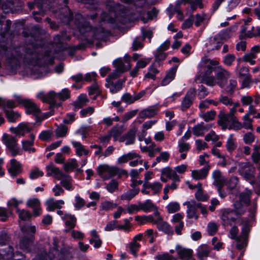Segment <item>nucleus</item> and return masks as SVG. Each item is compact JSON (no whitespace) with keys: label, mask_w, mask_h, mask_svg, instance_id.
<instances>
[{"label":"nucleus","mask_w":260,"mask_h":260,"mask_svg":"<svg viewBox=\"0 0 260 260\" xmlns=\"http://www.w3.org/2000/svg\"><path fill=\"white\" fill-rule=\"evenodd\" d=\"M0 53L7 56L8 63L14 69L21 61L30 66L27 69L28 76L34 79L41 78L49 72L48 64H52L54 57L50 50L44 51L42 48L24 47H2Z\"/></svg>","instance_id":"f257e3e1"},{"label":"nucleus","mask_w":260,"mask_h":260,"mask_svg":"<svg viewBox=\"0 0 260 260\" xmlns=\"http://www.w3.org/2000/svg\"><path fill=\"white\" fill-rule=\"evenodd\" d=\"M63 6L58 10H51L55 17L63 23L72 25L74 23L75 28L82 35L84 38L93 42L95 40H105L110 35V31L102 26L92 28L89 23L83 17L81 14L77 13L73 19V14L67 6L68 0H61Z\"/></svg>","instance_id":"f03ea898"},{"label":"nucleus","mask_w":260,"mask_h":260,"mask_svg":"<svg viewBox=\"0 0 260 260\" xmlns=\"http://www.w3.org/2000/svg\"><path fill=\"white\" fill-rule=\"evenodd\" d=\"M235 210L230 208L221 210V220L224 226L232 225L235 223L239 215L242 214V206L240 202H237L234 204Z\"/></svg>","instance_id":"7ed1b4c3"},{"label":"nucleus","mask_w":260,"mask_h":260,"mask_svg":"<svg viewBox=\"0 0 260 260\" xmlns=\"http://www.w3.org/2000/svg\"><path fill=\"white\" fill-rule=\"evenodd\" d=\"M47 171V176H50L52 174L54 177L58 179L61 180L60 183L67 190H72L74 189L72 183L71 182V178L69 176L64 174L58 168L55 167L53 164L51 163L46 166Z\"/></svg>","instance_id":"20e7f679"},{"label":"nucleus","mask_w":260,"mask_h":260,"mask_svg":"<svg viewBox=\"0 0 260 260\" xmlns=\"http://www.w3.org/2000/svg\"><path fill=\"white\" fill-rule=\"evenodd\" d=\"M239 106V103H235L234 107L230 109L229 114H220L219 115L220 119L218 121V124L221 126L223 129L228 128L236 130V127L235 126L236 123L238 122V118L234 116V114L236 112V108Z\"/></svg>","instance_id":"39448f33"},{"label":"nucleus","mask_w":260,"mask_h":260,"mask_svg":"<svg viewBox=\"0 0 260 260\" xmlns=\"http://www.w3.org/2000/svg\"><path fill=\"white\" fill-rule=\"evenodd\" d=\"M183 205L186 206V217L188 219L199 218L198 210L200 209L201 212L203 215H207L208 211L205 206L201 203L197 202L194 200H191L183 203Z\"/></svg>","instance_id":"423d86ee"},{"label":"nucleus","mask_w":260,"mask_h":260,"mask_svg":"<svg viewBox=\"0 0 260 260\" xmlns=\"http://www.w3.org/2000/svg\"><path fill=\"white\" fill-rule=\"evenodd\" d=\"M96 170L99 175L104 180H107L117 174L125 175L127 173L125 170L105 164L100 165Z\"/></svg>","instance_id":"0eeeda50"},{"label":"nucleus","mask_w":260,"mask_h":260,"mask_svg":"<svg viewBox=\"0 0 260 260\" xmlns=\"http://www.w3.org/2000/svg\"><path fill=\"white\" fill-rule=\"evenodd\" d=\"M2 141L13 156L21 154L16 137L5 133L2 137Z\"/></svg>","instance_id":"6e6552de"},{"label":"nucleus","mask_w":260,"mask_h":260,"mask_svg":"<svg viewBox=\"0 0 260 260\" xmlns=\"http://www.w3.org/2000/svg\"><path fill=\"white\" fill-rule=\"evenodd\" d=\"M238 171L241 175L250 183H253L255 179V169L249 162H241L238 164Z\"/></svg>","instance_id":"1a4fd4ad"},{"label":"nucleus","mask_w":260,"mask_h":260,"mask_svg":"<svg viewBox=\"0 0 260 260\" xmlns=\"http://www.w3.org/2000/svg\"><path fill=\"white\" fill-rule=\"evenodd\" d=\"M125 3L129 4L131 8L128 14L129 15L141 16L146 11V0H121Z\"/></svg>","instance_id":"9d476101"},{"label":"nucleus","mask_w":260,"mask_h":260,"mask_svg":"<svg viewBox=\"0 0 260 260\" xmlns=\"http://www.w3.org/2000/svg\"><path fill=\"white\" fill-rule=\"evenodd\" d=\"M16 101L26 108V113L38 116L41 112L37 105L31 100L23 99L20 95H15Z\"/></svg>","instance_id":"9b49d317"},{"label":"nucleus","mask_w":260,"mask_h":260,"mask_svg":"<svg viewBox=\"0 0 260 260\" xmlns=\"http://www.w3.org/2000/svg\"><path fill=\"white\" fill-rule=\"evenodd\" d=\"M217 85L220 88H224L227 84L228 80L230 78L231 73L221 66H218L214 70Z\"/></svg>","instance_id":"f8f14e48"},{"label":"nucleus","mask_w":260,"mask_h":260,"mask_svg":"<svg viewBox=\"0 0 260 260\" xmlns=\"http://www.w3.org/2000/svg\"><path fill=\"white\" fill-rule=\"evenodd\" d=\"M250 231V226L248 223H245L241 229V234L237 238V248L241 250L244 248L247 244L248 237Z\"/></svg>","instance_id":"ddd939ff"},{"label":"nucleus","mask_w":260,"mask_h":260,"mask_svg":"<svg viewBox=\"0 0 260 260\" xmlns=\"http://www.w3.org/2000/svg\"><path fill=\"white\" fill-rule=\"evenodd\" d=\"M229 38V31L223 30L211 39L210 44L212 46V49L218 50L221 46L222 42Z\"/></svg>","instance_id":"4468645a"},{"label":"nucleus","mask_w":260,"mask_h":260,"mask_svg":"<svg viewBox=\"0 0 260 260\" xmlns=\"http://www.w3.org/2000/svg\"><path fill=\"white\" fill-rule=\"evenodd\" d=\"M196 95V90L194 88H190L186 92L185 96L183 98L180 108L184 111L189 109L193 103Z\"/></svg>","instance_id":"2eb2a0df"},{"label":"nucleus","mask_w":260,"mask_h":260,"mask_svg":"<svg viewBox=\"0 0 260 260\" xmlns=\"http://www.w3.org/2000/svg\"><path fill=\"white\" fill-rule=\"evenodd\" d=\"M16 11L15 8V2L14 1H6L5 2H2L0 0V18H5L6 16L2 14H6L9 13H14ZM3 21L0 20V27L2 26Z\"/></svg>","instance_id":"dca6fc26"},{"label":"nucleus","mask_w":260,"mask_h":260,"mask_svg":"<svg viewBox=\"0 0 260 260\" xmlns=\"http://www.w3.org/2000/svg\"><path fill=\"white\" fill-rule=\"evenodd\" d=\"M27 5L30 9H32L35 7L38 9V12H33L32 14L34 15H35L37 13L44 15L47 11L46 9L45 8V4L42 0H34V2H28ZM34 19L38 22H40L42 20L40 17L36 16H34Z\"/></svg>","instance_id":"f3484780"},{"label":"nucleus","mask_w":260,"mask_h":260,"mask_svg":"<svg viewBox=\"0 0 260 260\" xmlns=\"http://www.w3.org/2000/svg\"><path fill=\"white\" fill-rule=\"evenodd\" d=\"M130 60V56L126 55L124 61L121 58H117L113 61V64L116 68L115 70L120 72V73H123L131 69Z\"/></svg>","instance_id":"a211bd4d"},{"label":"nucleus","mask_w":260,"mask_h":260,"mask_svg":"<svg viewBox=\"0 0 260 260\" xmlns=\"http://www.w3.org/2000/svg\"><path fill=\"white\" fill-rule=\"evenodd\" d=\"M250 21V18L244 20V24L241 27V36L243 38H252V37L255 36L254 32V26H251L250 27L249 23Z\"/></svg>","instance_id":"6ab92c4d"},{"label":"nucleus","mask_w":260,"mask_h":260,"mask_svg":"<svg viewBox=\"0 0 260 260\" xmlns=\"http://www.w3.org/2000/svg\"><path fill=\"white\" fill-rule=\"evenodd\" d=\"M27 207L32 209V215L35 217L39 216L42 214L40 201L38 199H28L26 203Z\"/></svg>","instance_id":"aec40b11"},{"label":"nucleus","mask_w":260,"mask_h":260,"mask_svg":"<svg viewBox=\"0 0 260 260\" xmlns=\"http://www.w3.org/2000/svg\"><path fill=\"white\" fill-rule=\"evenodd\" d=\"M179 258L181 260H195L193 257V251L179 246L176 248Z\"/></svg>","instance_id":"412c9836"},{"label":"nucleus","mask_w":260,"mask_h":260,"mask_svg":"<svg viewBox=\"0 0 260 260\" xmlns=\"http://www.w3.org/2000/svg\"><path fill=\"white\" fill-rule=\"evenodd\" d=\"M36 138V135L34 134H30L29 135V139H25L21 142L22 149L27 151L28 153H34L36 152V149L34 148V142Z\"/></svg>","instance_id":"4be33fe9"},{"label":"nucleus","mask_w":260,"mask_h":260,"mask_svg":"<svg viewBox=\"0 0 260 260\" xmlns=\"http://www.w3.org/2000/svg\"><path fill=\"white\" fill-rule=\"evenodd\" d=\"M156 225L159 231L162 232L168 236H172L174 234L173 228L167 221H164L161 217L156 222Z\"/></svg>","instance_id":"5701e85b"},{"label":"nucleus","mask_w":260,"mask_h":260,"mask_svg":"<svg viewBox=\"0 0 260 260\" xmlns=\"http://www.w3.org/2000/svg\"><path fill=\"white\" fill-rule=\"evenodd\" d=\"M178 67V64L175 65L166 72V74L161 82L162 86L167 85L174 80Z\"/></svg>","instance_id":"b1692460"},{"label":"nucleus","mask_w":260,"mask_h":260,"mask_svg":"<svg viewBox=\"0 0 260 260\" xmlns=\"http://www.w3.org/2000/svg\"><path fill=\"white\" fill-rule=\"evenodd\" d=\"M10 167L8 169V172L13 177H15L22 172L21 165L16 159L13 158L10 160Z\"/></svg>","instance_id":"393cba45"},{"label":"nucleus","mask_w":260,"mask_h":260,"mask_svg":"<svg viewBox=\"0 0 260 260\" xmlns=\"http://www.w3.org/2000/svg\"><path fill=\"white\" fill-rule=\"evenodd\" d=\"M64 204V202L62 200H55L53 198L47 200L45 202L46 209L48 211H54L55 209H61Z\"/></svg>","instance_id":"a878e982"},{"label":"nucleus","mask_w":260,"mask_h":260,"mask_svg":"<svg viewBox=\"0 0 260 260\" xmlns=\"http://www.w3.org/2000/svg\"><path fill=\"white\" fill-rule=\"evenodd\" d=\"M34 235H25L20 241V248L27 252H29L30 250V246L34 240Z\"/></svg>","instance_id":"bb28decb"},{"label":"nucleus","mask_w":260,"mask_h":260,"mask_svg":"<svg viewBox=\"0 0 260 260\" xmlns=\"http://www.w3.org/2000/svg\"><path fill=\"white\" fill-rule=\"evenodd\" d=\"M212 176L214 180L213 184L217 187H222L225 183L226 180L224 177L222 175L221 171L219 170H216L213 172Z\"/></svg>","instance_id":"cd10ccee"},{"label":"nucleus","mask_w":260,"mask_h":260,"mask_svg":"<svg viewBox=\"0 0 260 260\" xmlns=\"http://www.w3.org/2000/svg\"><path fill=\"white\" fill-rule=\"evenodd\" d=\"M70 98V91L67 88H64L58 93L54 92L53 102L54 106H59V104L57 103L58 101H63Z\"/></svg>","instance_id":"c85d7f7f"},{"label":"nucleus","mask_w":260,"mask_h":260,"mask_svg":"<svg viewBox=\"0 0 260 260\" xmlns=\"http://www.w3.org/2000/svg\"><path fill=\"white\" fill-rule=\"evenodd\" d=\"M210 170V166H207L200 170H194L191 172V176L195 180H200L205 178Z\"/></svg>","instance_id":"c756f323"},{"label":"nucleus","mask_w":260,"mask_h":260,"mask_svg":"<svg viewBox=\"0 0 260 260\" xmlns=\"http://www.w3.org/2000/svg\"><path fill=\"white\" fill-rule=\"evenodd\" d=\"M136 129H130L126 134L120 138V142H125V145H129L134 144L136 134Z\"/></svg>","instance_id":"7c9ffc66"},{"label":"nucleus","mask_w":260,"mask_h":260,"mask_svg":"<svg viewBox=\"0 0 260 260\" xmlns=\"http://www.w3.org/2000/svg\"><path fill=\"white\" fill-rule=\"evenodd\" d=\"M243 122L242 123L239 122L236 123L235 125V127H236V130H239L241 129L242 127L245 128L247 129H252V122L253 119L250 118L249 117H247V115H244L242 118Z\"/></svg>","instance_id":"2f4dec72"},{"label":"nucleus","mask_w":260,"mask_h":260,"mask_svg":"<svg viewBox=\"0 0 260 260\" xmlns=\"http://www.w3.org/2000/svg\"><path fill=\"white\" fill-rule=\"evenodd\" d=\"M61 219L64 222L66 226L70 230H72L76 225L77 219L74 215L66 213L61 217Z\"/></svg>","instance_id":"473e14b6"},{"label":"nucleus","mask_w":260,"mask_h":260,"mask_svg":"<svg viewBox=\"0 0 260 260\" xmlns=\"http://www.w3.org/2000/svg\"><path fill=\"white\" fill-rule=\"evenodd\" d=\"M124 82L122 80H119L115 83L113 82H107L105 86L109 88L111 92L115 93L122 89Z\"/></svg>","instance_id":"72a5a7b5"},{"label":"nucleus","mask_w":260,"mask_h":260,"mask_svg":"<svg viewBox=\"0 0 260 260\" xmlns=\"http://www.w3.org/2000/svg\"><path fill=\"white\" fill-rule=\"evenodd\" d=\"M157 114V110L156 108L149 107L142 110L139 114L140 118H150Z\"/></svg>","instance_id":"f704fd0d"},{"label":"nucleus","mask_w":260,"mask_h":260,"mask_svg":"<svg viewBox=\"0 0 260 260\" xmlns=\"http://www.w3.org/2000/svg\"><path fill=\"white\" fill-rule=\"evenodd\" d=\"M100 13L101 15V22H108L111 23L114 22V19L110 16L109 14L105 12H102L100 10H98V12L93 15H88L87 18L94 20Z\"/></svg>","instance_id":"c9c22d12"},{"label":"nucleus","mask_w":260,"mask_h":260,"mask_svg":"<svg viewBox=\"0 0 260 260\" xmlns=\"http://www.w3.org/2000/svg\"><path fill=\"white\" fill-rule=\"evenodd\" d=\"M162 185L159 182H154L153 183L146 182L143 183V187L150 189L152 192L153 195H155L159 193L162 188Z\"/></svg>","instance_id":"e433bc0d"},{"label":"nucleus","mask_w":260,"mask_h":260,"mask_svg":"<svg viewBox=\"0 0 260 260\" xmlns=\"http://www.w3.org/2000/svg\"><path fill=\"white\" fill-rule=\"evenodd\" d=\"M178 151L181 153L180 157L184 159L186 157V153L189 151L190 145L189 143H186L182 141H178Z\"/></svg>","instance_id":"4c0bfd02"},{"label":"nucleus","mask_w":260,"mask_h":260,"mask_svg":"<svg viewBox=\"0 0 260 260\" xmlns=\"http://www.w3.org/2000/svg\"><path fill=\"white\" fill-rule=\"evenodd\" d=\"M53 95L54 91H51L46 94H44L42 92L39 93L37 97L40 99L43 102L48 103L52 107H54Z\"/></svg>","instance_id":"58836bf2"},{"label":"nucleus","mask_w":260,"mask_h":260,"mask_svg":"<svg viewBox=\"0 0 260 260\" xmlns=\"http://www.w3.org/2000/svg\"><path fill=\"white\" fill-rule=\"evenodd\" d=\"M140 208L141 210L145 212H150L152 211H157L156 206L152 203L151 200H147L144 202H140Z\"/></svg>","instance_id":"ea45409f"},{"label":"nucleus","mask_w":260,"mask_h":260,"mask_svg":"<svg viewBox=\"0 0 260 260\" xmlns=\"http://www.w3.org/2000/svg\"><path fill=\"white\" fill-rule=\"evenodd\" d=\"M199 80L200 83H203L207 86L213 87L217 84V82L215 76H201V74L199 75Z\"/></svg>","instance_id":"a19ab883"},{"label":"nucleus","mask_w":260,"mask_h":260,"mask_svg":"<svg viewBox=\"0 0 260 260\" xmlns=\"http://www.w3.org/2000/svg\"><path fill=\"white\" fill-rule=\"evenodd\" d=\"M206 63L207 66L205 69L204 74L201 75V76H210L212 72H214L215 69L217 68V67L215 66L218 64V62L214 60H207Z\"/></svg>","instance_id":"79ce46f5"},{"label":"nucleus","mask_w":260,"mask_h":260,"mask_svg":"<svg viewBox=\"0 0 260 260\" xmlns=\"http://www.w3.org/2000/svg\"><path fill=\"white\" fill-rule=\"evenodd\" d=\"M211 248L206 244L200 246L197 249V254L199 258H203L209 256Z\"/></svg>","instance_id":"37998d69"},{"label":"nucleus","mask_w":260,"mask_h":260,"mask_svg":"<svg viewBox=\"0 0 260 260\" xmlns=\"http://www.w3.org/2000/svg\"><path fill=\"white\" fill-rule=\"evenodd\" d=\"M72 144L73 146L75 147L76 149V154L79 156H81L83 154H84L85 155H87L89 153V151L87 150H86L84 149V146L82 145L81 143L79 142L72 141Z\"/></svg>","instance_id":"c03bdc74"},{"label":"nucleus","mask_w":260,"mask_h":260,"mask_svg":"<svg viewBox=\"0 0 260 260\" xmlns=\"http://www.w3.org/2000/svg\"><path fill=\"white\" fill-rule=\"evenodd\" d=\"M138 156V154L134 151L123 154L117 159V163L119 164L126 163L128 161L133 160Z\"/></svg>","instance_id":"a18cd8bd"},{"label":"nucleus","mask_w":260,"mask_h":260,"mask_svg":"<svg viewBox=\"0 0 260 260\" xmlns=\"http://www.w3.org/2000/svg\"><path fill=\"white\" fill-rule=\"evenodd\" d=\"M139 191L140 189L139 188H133L123 193L121 196V199L122 200L129 201L138 194Z\"/></svg>","instance_id":"49530a36"},{"label":"nucleus","mask_w":260,"mask_h":260,"mask_svg":"<svg viewBox=\"0 0 260 260\" xmlns=\"http://www.w3.org/2000/svg\"><path fill=\"white\" fill-rule=\"evenodd\" d=\"M70 36L67 34L66 31H63L61 34H58L54 37L53 42L56 44H63L66 41L69 40Z\"/></svg>","instance_id":"de8ad7c7"},{"label":"nucleus","mask_w":260,"mask_h":260,"mask_svg":"<svg viewBox=\"0 0 260 260\" xmlns=\"http://www.w3.org/2000/svg\"><path fill=\"white\" fill-rule=\"evenodd\" d=\"M117 205L113 201L106 200L101 202L100 206V210L103 211L111 210L115 208Z\"/></svg>","instance_id":"09e8293b"},{"label":"nucleus","mask_w":260,"mask_h":260,"mask_svg":"<svg viewBox=\"0 0 260 260\" xmlns=\"http://www.w3.org/2000/svg\"><path fill=\"white\" fill-rule=\"evenodd\" d=\"M6 117L10 122H15L20 117V114L12 110L5 111Z\"/></svg>","instance_id":"8fccbe9b"},{"label":"nucleus","mask_w":260,"mask_h":260,"mask_svg":"<svg viewBox=\"0 0 260 260\" xmlns=\"http://www.w3.org/2000/svg\"><path fill=\"white\" fill-rule=\"evenodd\" d=\"M237 86V80L235 79H231L229 80V82H228L227 84L225 85L224 88L228 93L233 94L235 91Z\"/></svg>","instance_id":"3c124183"},{"label":"nucleus","mask_w":260,"mask_h":260,"mask_svg":"<svg viewBox=\"0 0 260 260\" xmlns=\"http://www.w3.org/2000/svg\"><path fill=\"white\" fill-rule=\"evenodd\" d=\"M17 212L18 214L19 219L23 221L29 220L32 215H33L29 211L24 209L20 210L18 209L17 210Z\"/></svg>","instance_id":"603ef678"},{"label":"nucleus","mask_w":260,"mask_h":260,"mask_svg":"<svg viewBox=\"0 0 260 260\" xmlns=\"http://www.w3.org/2000/svg\"><path fill=\"white\" fill-rule=\"evenodd\" d=\"M88 102V100L86 94H80L75 102V107L78 109L81 108L85 106Z\"/></svg>","instance_id":"864d4df0"},{"label":"nucleus","mask_w":260,"mask_h":260,"mask_svg":"<svg viewBox=\"0 0 260 260\" xmlns=\"http://www.w3.org/2000/svg\"><path fill=\"white\" fill-rule=\"evenodd\" d=\"M161 216L157 211H154L153 215H149L148 216H144V219H146V222H149L153 224L156 225V222L159 221Z\"/></svg>","instance_id":"5fc2aeb1"},{"label":"nucleus","mask_w":260,"mask_h":260,"mask_svg":"<svg viewBox=\"0 0 260 260\" xmlns=\"http://www.w3.org/2000/svg\"><path fill=\"white\" fill-rule=\"evenodd\" d=\"M0 255L4 258L5 256L7 258H12L14 256L13 248L9 246L6 250L0 249Z\"/></svg>","instance_id":"6e6d98bb"},{"label":"nucleus","mask_w":260,"mask_h":260,"mask_svg":"<svg viewBox=\"0 0 260 260\" xmlns=\"http://www.w3.org/2000/svg\"><path fill=\"white\" fill-rule=\"evenodd\" d=\"M216 113L213 110L207 112L206 113L202 112L200 114V117L203 118L206 122H209L214 119Z\"/></svg>","instance_id":"4d7b16f0"},{"label":"nucleus","mask_w":260,"mask_h":260,"mask_svg":"<svg viewBox=\"0 0 260 260\" xmlns=\"http://www.w3.org/2000/svg\"><path fill=\"white\" fill-rule=\"evenodd\" d=\"M159 73V71L153 66H150L148 68V72L145 75V78L154 80L156 75Z\"/></svg>","instance_id":"13d9d810"},{"label":"nucleus","mask_w":260,"mask_h":260,"mask_svg":"<svg viewBox=\"0 0 260 260\" xmlns=\"http://www.w3.org/2000/svg\"><path fill=\"white\" fill-rule=\"evenodd\" d=\"M68 127L64 125L60 124L55 130V135L57 137H64L68 133Z\"/></svg>","instance_id":"bf43d9fd"},{"label":"nucleus","mask_w":260,"mask_h":260,"mask_svg":"<svg viewBox=\"0 0 260 260\" xmlns=\"http://www.w3.org/2000/svg\"><path fill=\"white\" fill-rule=\"evenodd\" d=\"M207 15L204 13L197 14L194 17V25L199 27L206 19Z\"/></svg>","instance_id":"052dcab7"},{"label":"nucleus","mask_w":260,"mask_h":260,"mask_svg":"<svg viewBox=\"0 0 260 260\" xmlns=\"http://www.w3.org/2000/svg\"><path fill=\"white\" fill-rule=\"evenodd\" d=\"M167 211L169 213H174L178 211L180 209V205L178 202H174L169 203L167 206Z\"/></svg>","instance_id":"680f3d73"},{"label":"nucleus","mask_w":260,"mask_h":260,"mask_svg":"<svg viewBox=\"0 0 260 260\" xmlns=\"http://www.w3.org/2000/svg\"><path fill=\"white\" fill-rule=\"evenodd\" d=\"M19 135L23 136L25 133L30 132L31 128L26 123H21L18 125Z\"/></svg>","instance_id":"e2e57ef3"},{"label":"nucleus","mask_w":260,"mask_h":260,"mask_svg":"<svg viewBox=\"0 0 260 260\" xmlns=\"http://www.w3.org/2000/svg\"><path fill=\"white\" fill-rule=\"evenodd\" d=\"M118 188V183L117 181L115 180H111L109 183L106 185L107 190L110 193L114 192Z\"/></svg>","instance_id":"0e129e2a"},{"label":"nucleus","mask_w":260,"mask_h":260,"mask_svg":"<svg viewBox=\"0 0 260 260\" xmlns=\"http://www.w3.org/2000/svg\"><path fill=\"white\" fill-rule=\"evenodd\" d=\"M121 101L128 105L136 102L135 96L132 95L129 93H124L121 97Z\"/></svg>","instance_id":"69168bd1"},{"label":"nucleus","mask_w":260,"mask_h":260,"mask_svg":"<svg viewBox=\"0 0 260 260\" xmlns=\"http://www.w3.org/2000/svg\"><path fill=\"white\" fill-rule=\"evenodd\" d=\"M75 204L74 206L77 210H80L86 204L85 200L81 198L79 194H77L75 198Z\"/></svg>","instance_id":"338daca9"},{"label":"nucleus","mask_w":260,"mask_h":260,"mask_svg":"<svg viewBox=\"0 0 260 260\" xmlns=\"http://www.w3.org/2000/svg\"><path fill=\"white\" fill-rule=\"evenodd\" d=\"M155 258L157 260H178L176 257L170 255L167 252L157 255Z\"/></svg>","instance_id":"774afa93"}]
</instances>
